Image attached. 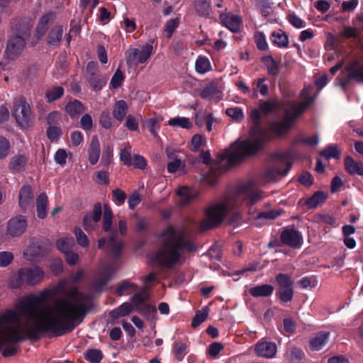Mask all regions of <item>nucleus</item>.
Masks as SVG:
<instances>
[{"instance_id": "nucleus-1", "label": "nucleus", "mask_w": 363, "mask_h": 363, "mask_svg": "<svg viewBox=\"0 0 363 363\" xmlns=\"http://www.w3.org/2000/svg\"><path fill=\"white\" fill-rule=\"evenodd\" d=\"M161 247L154 259L160 267L172 268L184 259V252H192L196 247L184 228L167 227L161 236Z\"/></svg>"}, {"instance_id": "nucleus-2", "label": "nucleus", "mask_w": 363, "mask_h": 363, "mask_svg": "<svg viewBox=\"0 0 363 363\" xmlns=\"http://www.w3.org/2000/svg\"><path fill=\"white\" fill-rule=\"evenodd\" d=\"M259 116L258 110L252 111L251 118L255 125L251 130L250 138L232 145L231 153L228 154V167L239 162L244 157L257 152L267 140V133L257 125Z\"/></svg>"}, {"instance_id": "nucleus-3", "label": "nucleus", "mask_w": 363, "mask_h": 363, "mask_svg": "<svg viewBox=\"0 0 363 363\" xmlns=\"http://www.w3.org/2000/svg\"><path fill=\"white\" fill-rule=\"evenodd\" d=\"M311 89L312 86H311L305 87L301 94L302 101L299 104H291L290 107L286 111L284 118L280 122L272 124V130L274 133L278 135H282L288 132L292 125L295 117L313 102L312 99L308 97Z\"/></svg>"}, {"instance_id": "nucleus-4", "label": "nucleus", "mask_w": 363, "mask_h": 363, "mask_svg": "<svg viewBox=\"0 0 363 363\" xmlns=\"http://www.w3.org/2000/svg\"><path fill=\"white\" fill-rule=\"evenodd\" d=\"M199 157L203 164L211 165L209 171L203 175V179L209 185L216 184L227 164V149L218 152L213 160L208 150L201 151Z\"/></svg>"}, {"instance_id": "nucleus-5", "label": "nucleus", "mask_w": 363, "mask_h": 363, "mask_svg": "<svg viewBox=\"0 0 363 363\" xmlns=\"http://www.w3.org/2000/svg\"><path fill=\"white\" fill-rule=\"evenodd\" d=\"M280 162L286 165L284 169H281L277 166L269 167L256 177L245 182L242 186L241 190H249L258 186H265L269 183L277 182L281 177L287 174L291 165V162L288 159L281 160Z\"/></svg>"}, {"instance_id": "nucleus-6", "label": "nucleus", "mask_w": 363, "mask_h": 363, "mask_svg": "<svg viewBox=\"0 0 363 363\" xmlns=\"http://www.w3.org/2000/svg\"><path fill=\"white\" fill-rule=\"evenodd\" d=\"M227 211V201L213 205L205 211V216L199 223V231L205 232L218 227L223 222Z\"/></svg>"}, {"instance_id": "nucleus-7", "label": "nucleus", "mask_w": 363, "mask_h": 363, "mask_svg": "<svg viewBox=\"0 0 363 363\" xmlns=\"http://www.w3.org/2000/svg\"><path fill=\"white\" fill-rule=\"evenodd\" d=\"M13 115L18 125L23 129L31 126L34 121L31 107L23 96L14 102Z\"/></svg>"}, {"instance_id": "nucleus-8", "label": "nucleus", "mask_w": 363, "mask_h": 363, "mask_svg": "<svg viewBox=\"0 0 363 363\" xmlns=\"http://www.w3.org/2000/svg\"><path fill=\"white\" fill-rule=\"evenodd\" d=\"M153 47L147 44L142 50L137 48L129 49L125 53L126 62L130 67L136 66L138 63H144L152 53Z\"/></svg>"}, {"instance_id": "nucleus-9", "label": "nucleus", "mask_w": 363, "mask_h": 363, "mask_svg": "<svg viewBox=\"0 0 363 363\" xmlns=\"http://www.w3.org/2000/svg\"><path fill=\"white\" fill-rule=\"evenodd\" d=\"M26 47V40L21 35H11L6 45L5 50L6 58L9 60H15L23 52Z\"/></svg>"}, {"instance_id": "nucleus-10", "label": "nucleus", "mask_w": 363, "mask_h": 363, "mask_svg": "<svg viewBox=\"0 0 363 363\" xmlns=\"http://www.w3.org/2000/svg\"><path fill=\"white\" fill-rule=\"evenodd\" d=\"M85 78L95 91H99L106 83V79L99 74V66L96 62H89L86 67Z\"/></svg>"}, {"instance_id": "nucleus-11", "label": "nucleus", "mask_w": 363, "mask_h": 363, "mask_svg": "<svg viewBox=\"0 0 363 363\" xmlns=\"http://www.w3.org/2000/svg\"><path fill=\"white\" fill-rule=\"evenodd\" d=\"M276 280L279 284V298L284 302L290 301L294 295L292 281L290 277L286 274H279L277 276Z\"/></svg>"}, {"instance_id": "nucleus-12", "label": "nucleus", "mask_w": 363, "mask_h": 363, "mask_svg": "<svg viewBox=\"0 0 363 363\" xmlns=\"http://www.w3.org/2000/svg\"><path fill=\"white\" fill-rule=\"evenodd\" d=\"M48 252V245L42 241L35 240L31 242L26 250L24 255L30 261H35L37 259L44 257Z\"/></svg>"}, {"instance_id": "nucleus-13", "label": "nucleus", "mask_w": 363, "mask_h": 363, "mask_svg": "<svg viewBox=\"0 0 363 363\" xmlns=\"http://www.w3.org/2000/svg\"><path fill=\"white\" fill-rule=\"evenodd\" d=\"M102 214L101 204H94L93 211L84 216L82 220L83 227L85 230H93L95 229L97 223L101 220Z\"/></svg>"}, {"instance_id": "nucleus-14", "label": "nucleus", "mask_w": 363, "mask_h": 363, "mask_svg": "<svg viewBox=\"0 0 363 363\" xmlns=\"http://www.w3.org/2000/svg\"><path fill=\"white\" fill-rule=\"evenodd\" d=\"M27 228V222L23 216H18L9 220L7 224V234L11 237H19Z\"/></svg>"}, {"instance_id": "nucleus-15", "label": "nucleus", "mask_w": 363, "mask_h": 363, "mask_svg": "<svg viewBox=\"0 0 363 363\" xmlns=\"http://www.w3.org/2000/svg\"><path fill=\"white\" fill-rule=\"evenodd\" d=\"M26 284L29 286H35L40 284L44 277V271L39 267L23 268Z\"/></svg>"}, {"instance_id": "nucleus-16", "label": "nucleus", "mask_w": 363, "mask_h": 363, "mask_svg": "<svg viewBox=\"0 0 363 363\" xmlns=\"http://www.w3.org/2000/svg\"><path fill=\"white\" fill-rule=\"evenodd\" d=\"M199 96L206 100H220L223 96L222 87L218 82H212L201 90Z\"/></svg>"}, {"instance_id": "nucleus-17", "label": "nucleus", "mask_w": 363, "mask_h": 363, "mask_svg": "<svg viewBox=\"0 0 363 363\" xmlns=\"http://www.w3.org/2000/svg\"><path fill=\"white\" fill-rule=\"evenodd\" d=\"M134 310L144 316L149 318V315L156 312L155 307L149 305L145 301L143 294H137L132 298Z\"/></svg>"}, {"instance_id": "nucleus-18", "label": "nucleus", "mask_w": 363, "mask_h": 363, "mask_svg": "<svg viewBox=\"0 0 363 363\" xmlns=\"http://www.w3.org/2000/svg\"><path fill=\"white\" fill-rule=\"evenodd\" d=\"M116 269L111 264L106 266L104 270L99 272L94 279L93 287L98 290L107 284L116 272Z\"/></svg>"}, {"instance_id": "nucleus-19", "label": "nucleus", "mask_w": 363, "mask_h": 363, "mask_svg": "<svg viewBox=\"0 0 363 363\" xmlns=\"http://www.w3.org/2000/svg\"><path fill=\"white\" fill-rule=\"evenodd\" d=\"M255 351L259 357L272 358L277 354V348L275 343L271 342H261L255 345Z\"/></svg>"}, {"instance_id": "nucleus-20", "label": "nucleus", "mask_w": 363, "mask_h": 363, "mask_svg": "<svg viewBox=\"0 0 363 363\" xmlns=\"http://www.w3.org/2000/svg\"><path fill=\"white\" fill-rule=\"evenodd\" d=\"M281 239L284 244L293 247H299L302 242L301 235L294 229L284 230L281 233Z\"/></svg>"}, {"instance_id": "nucleus-21", "label": "nucleus", "mask_w": 363, "mask_h": 363, "mask_svg": "<svg viewBox=\"0 0 363 363\" xmlns=\"http://www.w3.org/2000/svg\"><path fill=\"white\" fill-rule=\"evenodd\" d=\"M55 20V13L49 12L43 16L36 27V33L40 39L46 33L48 26L51 25Z\"/></svg>"}, {"instance_id": "nucleus-22", "label": "nucleus", "mask_w": 363, "mask_h": 363, "mask_svg": "<svg viewBox=\"0 0 363 363\" xmlns=\"http://www.w3.org/2000/svg\"><path fill=\"white\" fill-rule=\"evenodd\" d=\"M355 79L357 82H363V65L354 64L348 67V77L345 80H340L338 83L342 87H345L350 79Z\"/></svg>"}, {"instance_id": "nucleus-23", "label": "nucleus", "mask_w": 363, "mask_h": 363, "mask_svg": "<svg viewBox=\"0 0 363 363\" xmlns=\"http://www.w3.org/2000/svg\"><path fill=\"white\" fill-rule=\"evenodd\" d=\"M64 33L63 27L60 25L53 26L48 33L47 43L49 46H58Z\"/></svg>"}, {"instance_id": "nucleus-24", "label": "nucleus", "mask_w": 363, "mask_h": 363, "mask_svg": "<svg viewBox=\"0 0 363 363\" xmlns=\"http://www.w3.org/2000/svg\"><path fill=\"white\" fill-rule=\"evenodd\" d=\"M19 205L21 208L26 209L33 201V193L30 186H23L19 191Z\"/></svg>"}, {"instance_id": "nucleus-25", "label": "nucleus", "mask_w": 363, "mask_h": 363, "mask_svg": "<svg viewBox=\"0 0 363 363\" xmlns=\"http://www.w3.org/2000/svg\"><path fill=\"white\" fill-rule=\"evenodd\" d=\"M345 168L350 174L363 176V162H357L350 156L345 159Z\"/></svg>"}, {"instance_id": "nucleus-26", "label": "nucleus", "mask_w": 363, "mask_h": 363, "mask_svg": "<svg viewBox=\"0 0 363 363\" xmlns=\"http://www.w3.org/2000/svg\"><path fill=\"white\" fill-rule=\"evenodd\" d=\"M101 153L100 143L96 136L92 138L89 150V162L94 165L97 163Z\"/></svg>"}, {"instance_id": "nucleus-27", "label": "nucleus", "mask_w": 363, "mask_h": 363, "mask_svg": "<svg viewBox=\"0 0 363 363\" xmlns=\"http://www.w3.org/2000/svg\"><path fill=\"white\" fill-rule=\"evenodd\" d=\"M177 194L179 197V203L182 206L187 205L189 202H191L196 196V194L188 188L187 186L180 187L177 190Z\"/></svg>"}, {"instance_id": "nucleus-28", "label": "nucleus", "mask_w": 363, "mask_h": 363, "mask_svg": "<svg viewBox=\"0 0 363 363\" xmlns=\"http://www.w3.org/2000/svg\"><path fill=\"white\" fill-rule=\"evenodd\" d=\"M27 158L23 155L13 156L10 161L9 168L16 172H20L26 169Z\"/></svg>"}, {"instance_id": "nucleus-29", "label": "nucleus", "mask_w": 363, "mask_h": 363, "mask_svg": "<svg viewBox=\"0 0 363 363\" xmlns=\"http://www.w3.org/2000/svg\"><path fill=\"white\" fill-rule=\"evenodd\" d=\"M244 184H241L238 188V192L239 193H245V192H249V194L247 197V200L250 204H255V203L261 201L262 199H264L266 195L265 193L259 189H254L255 187L252 188L249 190H241V187Z\"/></svg>"}, {"instance_id": "nucleus-30", "label": "nucleus", "mask_w": 363, "mask_h": 363, "mask_svg": "<svg viewBox=\"0 0 363 363\" xmlns=\"http://www.w3.org/2000/svg\"><path fill=\"white\" fill-rule=\"evenodd\" d=\"M274 291V287L269 284H262L252 287L249 293L255 297H265L270 296Z\"/></svg>"}, {"instance_id": "nucleus-31", "label": "nucleus", "mask_w": 363, "mask_h": 363, "mask_svg": "<svg viewBox=\"0 0 363 363\" xmlns=\"http://www.w3.org/2000/svg\"><path fill=\"white\" fill-rule=\"evenodd\" d=\"M117 231L112 230L111 237L107 243L110 252L114 255H118L121 252L123 247V242L117 239Z\"/></svg>"}, {"instance_id": "nucleus-32", "label": "nucleus", "mask_w": 363, "mask_h": 363, "mask_svg": "<svg viewBox=\"0 0 363 363\" xmlns=\"http://www.w3.org/2000/svg\"><path fill=\"white\" fill-rule=\"evenodd\" d=\"M48 196L45 193L40 194L36 199L37 213L39 218H45L47 216Z\"/></svg>"}, {"instance_id": "nucleus-33", "label": "nucleus", "mask_w": 363, "mask_h": 363, "mask_svg": "<svg viewBox=\"0 0 363 363\" xmlns=\"http://www.w3.org/2000/svg\"><path fill=\"white\" fill-rule=\"evenodd\" d=\"M128 111V105L123 100L118 101L113 107V116L118 121L121 122Z\"/></svg>"}, {"instance_id": "nucleus-34", "label": "nucleus", "mask_w": 363, "mask_h": 363, "mask_svg": "<svg viewBox=\"0 0 363 363\" xmlns=\"http://www.w3.org/2000/svg\"><path fill=\"white\" fill-rule=\"evenodd\" d=\"M24 284H26L24 272L23 268H21L16 273H14L11 276L9 279V286L13 289H18Z\"/></svg>"}, {"instance_id": "nucleus-35", "label": "nucleus", "mask_w": 363, "mask_h": 363, "mask_svg": "<svg viewBox=\"0 0 363 363\" xmlns=\"http://www.w3.org/2000/svg\"><path fill=\"white\" fill-rule=\"evenodd\" d=\"M133 310H134L133 304L124 303L118 308L112 311L110 315L113 318H118L130 314Z\"/></svg>"}, {"instance_id": "nucleus-36", "label": "nucleus", "mask_w": 363, "mask_h": 363, "mask_svg": "<svg viewBox=\"0 0 363 363\" xmlns=\"http://www.w3.org/2000/svg\"><path fill=\"white\" fill-rule=\"evenodd\" d=\"M328 337L329 333L318 334L310 342L311 349L313 350H320L327 342Z\"/></svg>"}, {"instance_id": "nucleus-37", "label": "nucleus", "mask_w": 363, "mask_h": 363, "mask_svg": "<svg viewBox=\"0 0 363 363\" xmlns=\"http://www.w3.org/2000/svg\"><path fill=\"white\" fill-rule=\"evenodd\" d=\"M65 109L71 117L78 116L84 111L83 105L78 100H74L73 101L68 103L65 107Z\"/></svg>"}, {"instance_id": "nucleus-38", "label": "nucleus", "mask_w": 363, "mask_h": 363, "mask_svg": "<svg viewBox=\"0 0 363 363\" xmlns=\"http://www.w3.org/2000/svg\"><path fill=\"white\" fill-rule=\"evenodd\" d=\"M112 211L108 205H104V211L103 216V230L105 232H112Z\"/></svg>"}, {"instance_id": "nucleus-39", "label": "nucleus", "mask_w": 363, "mask_h": 363, "mask_svg": "<svg viewBox=\"0 0 363 363\" xmlns=\"http://www.w3.org/2000/svg\"><path fill=\"white\" fill-rule=\"evenodd\" d=\"M194 7L200 16H208L210 13L211 6L209 0H195Z\"/></svg>"}, {"instance_id": "nucleus-40", "label": "nucleus", "mask_w": 363, "mask_h": 363, "mask_svg": "<svg viewBox=\"0 0 363 363\" xmlns=\"http://www.w3.org/2000/svg\"><path fill=\"white\" fill-rule=\"evenodd\" d=\"M74 244V241L72 238H60L56 242L57 249L64 254L71 251V248Z\"/></svg>"}, {"instance_id": "nucleus-41", "label": "nucleus", "mask_w": 363, "mask_h": 363, "mask_svg": "<svg viewBox=\"0 0 363 363\" xmlns=\"http://www.w3.org/2000/svg\"><path fill=\"white\" fill-rule=\"evenodd\" d=\"M325 199L326 196L325 195V194L318 191L314 194V195L311 196L309 199H308L306 202V204L308 206V208H313L323 203Z\"/></svg>"}, {"instance_id": "nucleus-42", "label": "nucleus", "mask_w": 363, "mask_h": 363, "mask_svg": "<svg viewBox=\"0 0 363 363\" xmlns=\"http://www.w3.org/2000/svg\"><path fill=\"white\" fill-rule=\"evenodd\" d=\"M195 68L199 74H204L211 69L210 62L205 57H199L196 61Z\"/></svg>"}, {"instance_id": "nucleus-43", "label": "nucleus", "mask_w": 363, "mask_h": 363, "mask_svg": "<svg viewBox=\"0 0 363 363\" xmlns=\"http://www.w3.org/2000/svg\"><path fill=\"white\" fill-rule=\"evenodd\" d=\"M64 93V89L62 86H52L48 89L46 91V98L48 102H52L55 100L60 99Z\"/></svg>"}, {"instance_id": "nucleus-44", "label": "nucleus", "mask_w": 363, "mask_h": 363, "mask_svg": "<svg viewBox=\"0 0 363 363\" xmlns=\"http://www.w3.org/2000/svg\"><path fill=\"white\" fill-rule=\"evenodd\" d=\"M208 307L203 308L201 311H198L192 320L191 326L195 328L203 323L208 317Z\"/></svg>"}, {"instance_id": "nucleus-45", "label": "nucleus", "mask_w": 363, "mask_h": 363, "mask_svg": "<svg viewBox=\"0 0 363 363\" xmlns=\"http://www.w3.org/2000/svg\"><path fill=\"white\" fill-rule=\"evenodd\" d=\"M101 352L96 349L88 350L85 354V358L91 363H99L102 359Z\"/></svg>"}, {"instance_id": "nucleus-46", "label": "nucleus", "mask_w": 363, "mask_h": 363, "mask_svg": "<svg viewBox=\"0 0 363 363\" xmlns=\"http://www.w3.org/2000/svg\"><path fill=\"white\" fill-rule=\"evenodd\" d=\"M269 74L275 75L278 72V65L270 56L264 57L262 60Z\"/></svg>"}, {"instance_id": "nucleus-47", "label": "nucleus", "mask_w": 363, "mask_h": 363, "mask_svg": "<svg viewBox=\"0 0 363 363\" xmlns=\"http://www.w3.org/2000/svg\"><path fill=\"white\" fill-rule=\"evenodd\" d=\"M168 123L171 126H179L187 129L191 127V123H190L189 119L187 118H174L170 119L168 121Z\"/></svg>"}, {"instance_id": "nucleus-48", "label": "nucleus", "mask_w": 363, "mask_h": 363, "mask_svg": "<svg viewBox=\"0 0 363 363\" xmlns=\"http://www.w3.org/2000/svg\"><path fill=\"white\" fill-rule=\"evenodd\" d=\"M124 80V75L120 69H118L111 80V86L113 89L118 88Z\"/></svg>"}, {"instance_id": "nucleus-49", "label": "nucleus", "mask_w": 363, "mask_h": 363, "mask_svg": "<svg viewBox=\"0 0 363 363\" xmlns=\"http://www.w3.org/2000/svg\"><path fill=\"white\" fill-rule=\"evenodd\" d=\"M223 349L224 345L223 344L214 342L208 346L207 354L212 358H216Z\"/></svg>"}, {"instance_id": "nucleus-50", "label": "nucleus", "mask_w": 363, "mask_h": 363, "mask_svg": "<svg viewBox=\"0 0 363 363\" xmlns=\"http://www.w3.org/2000/svg\"><path fill=\"white\" fill-rule=\"evenodd\" d=\"M241 24L242 19L240 16H232L228 21V29L233 33L238 32L240 30Z\"/></svg>"}, {"instance_id": "nucleus-51", "label": "nucleus", "mask_w": 363, "mask_h": 363, "mask_svg": "<svg viewBox=\"0 0 363 363\" xmlns=\"http://www.w3.org/2000/svg\"><path fill=\"white\" fill-rule=\"evenodd\" d=\"M186 345L183 342H176L174 345V352L177 360L182 361L184 354Z\"/></svg>"}, {"instance_id": "nucleus-52", "label": "nucleus", "mask_w": 363, "mask_h": 363, "mask_svg": "<svg viewBox=\"0 0 363 363\" xmlns=\"http://www.w3.org/2000/svg\"><path fill=\"white\" fill-rule=\"evenodd\" d=\"M74 234L79 245L82 247H88L89 243L88 238L80 228H75Z\"/></svg>"}, {"instance_id": "nucleus-53", "label": "nucleus", "mask_w": 363, "mask_h": 363, "mask_svg": "<svg viewBox=\"0 0 363 363\" xmlns=\"http://www.w3.org/2000/svg\"><path fill=\"white\" fill-rule=\"evenodd\" d=\"M303 351L297 347H293L289 352V359L292 362H298L301 361L303 357Z\"/></svg>"}, {"instance_id": "nucleus-54", "label": "nucleus", "mask_w": 363, "mask_h": 363, "mask_svg": "<svg viewBox=\"0 0 363 363\" xmlns=\"http://www.w3.org/2000/svg\"><path fill=\"white\" fill-rule=\"evenodd\" d=\"M10 149L9 140L3 136H0V159L6 157Z\"/></svg>"}, {"instance_id": "nucleus-55", "label": "nucleus", "mask_w": 363, "mask_h": 363, "mask_svg": "<svg viewBox=\"0 0 363 363\" xmlns=\"http://www.w3.org/2000/svg\"><path fill=\"white\" fill-rule=\"evenodd\" d=\"M273 41L279 47H284L288 44L287 36L283 33L278 32L273 34Z\"/></svg>"}, {"instance_id": "nucleus-56", "label": "nucleus", "mask_w": 363, "mask_h": 363, "mask_svg": "<svg viewBox=\"0 0 363 363\" xmlns=\"http://www.w3.org/2000/svg\"><path fill=\"white\" fill-rule=\"evenodd\" d=\"M13 259V255L10 252H0V267H4L9 265Z\"/></svg>"}, {"instance_id": "nucleus-57", "label": "nucleus", "mask_w": 363, "mask_h": 363, "mask_svg": "<svg viewBox=\"0 0 363 363\" xmlns=\"http://www.w3.org/2000/svg\"><path fill=\"white\" fill-rule=\"evenodd\" d=\"M179 19L178 18H174L170 21H169L165 26V31L167 32V37L168 38H171L172 35V33H174V30L178 27L179 26Z\"/></svg>"}, {"instance_id": "nucleus-58", "label": "nucleus", "mask_w": 363, "mask_h": 363, "mask_svg": "<svg viewBox=\"0 0 363 363\" xmlns=\"http://www.w3.org/2000/svg\"><path fill=\"white\" fill-rule=\"evenodd\" d=\"M255 41H256L257 48L259 50H267V41L265 40L264 35L262 33L257 32L255 34Z\"/></svg>"}, {"instance_id": "nucleus-59", "label": "nucleus", "mask_w": 363, "mask_h": 363, "mask_svg": "<svg viewBox=\"0 0 363 363\" xmlns=\"http://www.w3.org/2000/svg\"><path fill=\"white\" fill-rule=\"evenodd\" d=\"M203 143V138L201 135L196 134L191 138V146L194 152H198Z\"/></svg>"}, {"instance_id": "nucleus-60", "label": "nucleus", "mask_w": 363, "mask_h": 363, "mask_svg": "<svg viewBox=\"0 0 363 363\" xmlns=\"http://www.w3.org/2000/svg\"><path fill=\"white\" fill-rule=\"evenodd\" d=\"M67 157V152L63 149H59L55 155V162L60 165L66 164Z\"/></svg>"}, {"instance_id": "nucleus-61", "label": "nucleus", "mask_w": 363, "mask_h": 363, "mask_svg": "<svg viewBox=\"0 0 363 363\" xmlns=\"http://www.w3.org/2000/svg\"><path fill=\"white\" fill-rule=\"evenodd\" d=\"M61 134V130L56 126H50L47 130V135L50 140H56Z\"/></svg>"}, {"instance_id": "nucleus-62", "label": "nucleus", "mask_w": 363, "mask_h": 363, "mask_svg": "<svg viewBox=\"0 0 363 363\" xmlns=\"http://www.w3.org/2000/svg\"><path fill=\"white\" fill-rule=\"evenodd\" d=\"M320 155L327 159L337 157L339 152L336 147L330 146L323 150Z\"/></svg>"}, {"instance_id": "nucleus-63", "label": "nucleus", "mask_w": 363, "mask_h": 363, "mask_svg": "<svg viewBox=\"0 0 363 363\" xmlns=\"http://www.w3.org/2000/svg\"><path fill=\"white\" fill-rule=\"evenodd\" d=\"M112 195L115 201H118L120 204L123 203L126 199L125 193L120 189H113Z\"/></svg>"}, {"instance_id": "nucleus-64", "label": "nucleus", "mask_w": 363, "mask_h": 363, "mask_svg": "<svg viewBox=\"0 0 363 363\" xmlns=\"http://www.w3.org/2000/svg\"><path fill=\"white\" fill-rule=\"evenodd\" d=\"M80 124L84 130H91L93 125L92 118L90 115H84L80 121Z\"/></svg>"}]
</instances>
